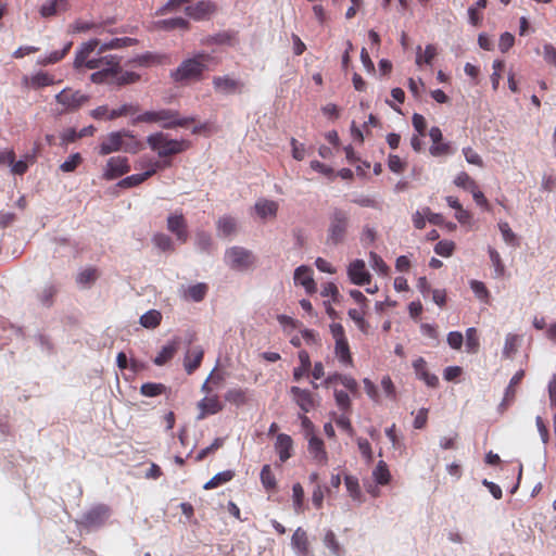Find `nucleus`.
Listing matches in <instances>:
<instances>
[{"label": "nucleus", "instance_id": "1", "mask_svg": "<svg viewBox=\"0 0 556 556\" xmlns=\"http://www.w3.org/2000/svg\"><path fill=\"white\" fill-rule=\"evenodd\" d=\"M143 149L141 141L129 130H118L108 134L98 147L100 155H109L114 152L137 154Z\"/></svg>", "mask_w": 556, "mask_h": 556}, {"label": "nucleus", "instance_id": "2", "mask_svg": "<svg viewBox=\"0 0 556 556\" xmlns=\"http://www.w3.org/2000/svg\"><path fill=\"white\" fill-rule=\"evenodd\" d=\"M147 143L150 149L157 153L160 161L170 162L169 157L180 154L190 149L191 142L188 139H172L165 132H155L147 137Z\"/></svg>", "mask_w": 556, "mask_h": 556}, {"label": "nucleus", "instance_id": "3", "mask_svg": "<svg viewBox=\"0 0 556 556\" xmlns=\"http://www.w3.org/2000/svg\"><path fill=\"white\" fill-rule=\"evenodd\" d=\"M100 48L99 39H91L88 42L83 43L81 48L76 52L74 60V67L79 70L87 67L89 70H101L106 65L118 66L121 59L116 55H105L100 58H90V54Z\"/></svg>", "mask_w": 556, "mask_h": 556}, {"label": "nucleus", "instance_id": "4", "mask_svg": "<svg viewBox=\"0 0 556 556\" xmlns=\"http://www.w3.org/2000/svg\"><path fill=\"white\" fill-rule=\"evenodd\" d=\"M193 117H180L179 113L169 109H162L159 111H147L137 115L131 124L137 125L140 123L160 124L164 129H173L176 127H186L193 123Z\"/></svg>", "mask_w": 556, "mask_h": 556}, {"label": "nucleus", "instance_id": "5", "mask_svg": "<svg viewBox=\"0 0 556 556\" xmlns=\"http://www.w3.org/2000/svg\"><path fill=\"white\" fill-rule=\"evenodd\" d=\"M214 58L208 53H198L192 59L185 60L172 74L175 81L200 78Z\"/></svg>", "mask_w": 556, "mask_h": 556}, {"label": "nucleus", "instance_id": "6", "mask_svg": "<svg viewBox=\"0 0 556 556\" xmlns=\"http://www.w3.org/2000/svg\"><path fill=\"white\" fill-rule=\"evenodd\" d=\"M349 226V213L342 208H333L329 215L327 244L338 245L342 243L348 236Z\"/></svg>", "mask_w": 556, "mask_h": 556}, {"label": "nucleus", "instance_id": "7", "mask_svg": "<svg viewBox=\"0 0 556 556\" xmlns=\"http://www.w3.org/2000/svg\"><path fill=\"white\" fill-rule=\"evenodd\" d=\"M330 332L334 339V354L337 358L342 365L353 367V357L343 326L337 323L331 324Z\"/></svg>", "mask_w": 556, "mask_h": 556}, {"label": "nucleus", "instance_id": "8", "mask_svg": "<svg viewBox=\"0 0 556 556\" xmlns=\"http://www.w3.org/2000/svg\"><path fill=\"white\" fill-rule=\"evenodd\" d=\"M55 101L63 106V112H75L89 101V96L79 90L64 88L55 96Z\"/></svg>", "mask_w": 556, "mask_h": 556}, {"label": "nucleus", "instance_id": "9", "mask_svg": "<svg viewBox=\"0 0 556 556\" xmlns=\"http://www.w3.org/2000/svg\"><path fill=\"white\" fill-rule=\"evenodd\" d=\"M226 258L231 268L237 270H247L254 262L253 253L241 247H232L226 251Z\"/></svg>", "mask_w": 556, "mask_h": 556}, {"label": "nucleus", "instance_id": "10", "mask_svg": "<svg viewBox=\"0 0 556 556\" xmlns=\"http://www.w3.org/2000/svg\"><path fill=\"white\" fill-rule=\"evenodd\" d=\"M212 84L216 92L225 96L240 94L245 88V84L242 80L236 79L229 75L215 76L213 77Z\"/></svg>", "mask_w": 556, "mask_h": 556}, {"label": "nucleus", "instance_id": "11", "mask_svg": "<svg viewBox=\"0 0 556 556\" xmlns=\"http://www.w3.org/2000/svg\"><path fill=\"white\" fill-rule=\"evenodd\" d=\"M130 170V165L126 156H113L106 162L103 178L106 180L116 179Z\"/></svg>", "mask_w": 556, "mask_h": 556}, {"label": "nucleus", "instance_id": "12", "mask_svg": "<svg viewBox=\"0 0 556 556\" xmlns=\"http://www.w3.org/2000/svg\"><path fill=\"white\" fill-rule=\"evenodd\" d=\"M169 166H170V163L166 162V161H164L163 163L154 162L152 164L151 168H149L144 173L130 175V176L119 180V182L117 185L121 188H131V187L139 186L140 184L146 181L148 178L153 176L159 169L166 168Z\"/></svg>", "mask_w": 556, "mask_h": 556}, {"label": "nucleus", "instance_id": "13", "mask_svg": "<svg viewBox=\"0 0 556 556\" xmlns=\"http://www.w3.org/2000/svg\"><path fill=\"white\" fill-rule=\"evenodd\" d=\"M167 230L176 237L178 242L186 243L188 241V225L182 213L170 214L167 217Z\"/></svg>", "mask_w": 556, "mask_h": 556}, {"label": "nucleus", "instance_id": "14", "mask_svg": "<svg viewBox=\"0 0 556 556\" xmlns=\"http://www.w3.org/2000/svg\"><path fill=\"white\" fill-rule=\"evenodd\" d=\"M110 516V509L105 505H97L87 510L81 518V523L86 527H101Z\"/></svg>", "mask_w": 556, "mask_h": 556}, {"label": "nucleus", "instance_id": "15", "mask_svg": "<svg viewBox=\"0 0 556 556\" xmlns=\"http://www.w3.org/2000/svg\"><path fill=\"white\" fill-rule=\"evenodd\" d=\"M185 11L192 20L202 21L213 15L217 11V5L213 1L202 0L193 5L187 7Z\"/></svg>", "mask_w": 556, "mask_h": 556}, {"label": "nucleus", "instance_id": "16", "mask_svg": "<svg viewBox=\"0 0 556 556\" xmlns=\"http://www.w3.org/2000/svg\"><path fill=\"white\" fill-rule=\"evenodd\" d=\"M348 275L352 283L365 286L370 282V274L363 260H355L348 266Z\"/></svg>", "mask_w": 556, "mask_h": 556}, {"label": "nucleus", "instance_id": "17", "mask_svg": "<svg viewBox=\"0 0 556 556\" xmlns=\"http://www.w3.org/2000/svg\"><path fill=\"white\" fill-rule=\"evenodd\" d=\"M413 368L416 377L424 381L429 388L435 389L439 387V378L437 375L428 370V364L424 357H418L413 362Z\"/></svg>", "mask_w": 556, "mask_h": 556}, {"label": "nucleus", "instance_id": "18", "mask_svg": "<svg viewBox=\"0 0 556 556\" xmlns=\"http://www.w3.org/2000/svg\"><path fill=\"white\" fill-rule=\"evenodd\" d=\"M290 394L292 399L298 404V406L304 413H308L316 406V401L314 399L313 393L307 389H301L299 387H291Z\"/></svg>", "mask_w": 556, "mask_h": 556}, {"label": "nucleus", "instance_id": "19", "mask_svg": "<svg viewBox=\"0 0 556 556\" xmlns=\"http://www.w3.org/2000/svg\"><path fill=\"white\" fill-rule=\"evenodd\" d=\"M22 83L25 87L31 88V89H40L43 87L52 86L56 84L54 76L51 75L48 72L39 71L35 73L34 75L24 76L22 79Z\"/></svg>", "mask_w": 556, "mask_h": 556}, {"label": "nucleus", "instance_id": "20", "mask_svg": "<svg viewBox=\"0 0 556 556\" xmlns=\"http://www.w3.org/2000/svg\"><path fill=\"white\" fill-rule=\"evenodd\" d=\"M308 453L312 455L313 459L321 466L328 464V453L325 448L324 441L312 435L308 439Z\"/></svg>", "mask_w": 556, "mask_h": 556}, {"label": "nucleus", "instance_id": "21", "mask_svg": "<svg viewBox=\"0 0 556 556\" xmlns=\"http://www.w3.org/2000/svg\"><path fill=\"white\" fill-rule=\"evenodd\" d=\"M294 282L305 288L306 292L312 294L316 292V283L313 279V270L308 266H300L294 271Z\"/></svg>", "mask_w": 556, "mask_h": 556}, {"label": "nucleus", "instance_id": "22", "mask_svg": "<svg viewBox=\"0 0 556 556\" xmlns=\"http://www.w3.org/2000/svg\"><path fill=\"white\" fill-rule=\"evenodd\" d=\"M200 414L198 419H204L207 415H214L223 410V404L217 395L204 397L198 403Z\"/></svg>", "mask_w": 556, "mask_h": 556}, {"label": "nucleus", "instance_id": "23", "mask_svg": "<svg viewBox=\"0 0 556 556\" xmlns=\"http://www.w3.org/2000/svg\"><path fill=\"white\" fill-rule=\"evenodd\" d=\"M292 448L293 440L289 434L280 433L277 435L275 450L281 463L287 462L292 456Z\"/></svg>", "mask_w": 556, "mask_h": 556}, {"label": "nucleus", "instance_id": "24", "mask_svg": "<svg viewBox=\"0 0 556 556\" xmlns=\"http://www.w3.org/2000/svg\"><path fill=\"white\" fill-rule=\"evenodd\" d=\"M203 356L204 351L201 346H193L186 353L184 366L189 375L194 372L200 367Z\"/></svg>", "mask_w": 556, "mask_h": 556}, {"label": "nucleus", "instance_id": "25", "mask_svg": "<svg viewBox=\"0 0 556 556\" xmlns=\"http://www.w3.org/2000/svg\"><path fill=\"white\" fill-rule=\"evenodd\" d=\"M178 349H179V340L175 339L162 348L160 353L153 359L154 364L157 366L165 365L167 362H169L175 356Z\"/></svg>", "mask_w": 556, "mask_h": 556}, {"label": "nucleus", "instance_id": "26", "mask_svg": "<svg viewBox=\"0 0 556 556\" xmlns=\"http://www.w3.org/2000/svg\"><path fill=\"white\" fill-rule=\"evenodd\" d=\"M255 211L261 218L276 217L278 203L271 200L262 199L255 203Z\"/></svg>", "mask_w": 556, "mask_h": 556}, {"label": "nucleus", "instance_id": "27", "mask_svg": "<svg viewBox=\"0 0 556 556\" xmlns=\"http://www.w3.org/2000/svg\"><path fill=\"white\" fill-rule=\"evenodd\" d=\"M293 548L296 549L300 556H305L308 552L307 534L302 528H298L291 540Z\"/></svg>", "mask_w": 556, "mask_h": 556}, {"label": "nucleus", "instance_id": "28", "mask_svg": "<svg viewBox=\"0 0 556 556\" xmlns=\"http://www.w3.org/2000/svg\"><path fill=\"white\" fill-rule=\"evenodd\" d=\"M300 366L293 369V379L300 381L311 369L312 363L307 351L301 350L298 354Z\"/></svg>", "mask_w": 556, "mask_h": 556}, {"label": "nucleus", "instance_id": "29", "mask_svg": "<svg viewBox=\"0 0 556 556\" xmlns=\"http://www.w3.org/2000/svg\"><path fill=\"white\" fill-rule=\"evenodd\" d=\"M217 233L222 237H229L237 231V222L233 217L225 215L216 223Z\"/></svg>", "mask_w": 556, "mask_h": 556}, {"label": "nucleus", "instance_id": "30", "mask_svg": "<svg viewBox=\"0 0 556 556\" xmlns=\"http://www.w3.org/2000/svg\"><path fill=\"white\" fill-rule=\"evenodd\" d=\"M67 7V0H50L41 5L40 14L43 17H50L55 15L59 11H66Z\"/></svg>", "mask_w": 556, "mask_h": 556}, {"label": "nucleus", "instance_id": "31", "mask_svg": "<svg viewBox=\"0 0 556 556\" xmlns=\"http://www.w3.org/2000/svg\"><path fill=\"white\" fill-rule=\"evenodd\" d=\"M118 66L106 65L105 67L94 72L91 74L90 79L94 84H102L109 81L110 78H113L118 74Z\"/></svg>", "mask_w": 556, "mask_h": 556}, {"label": "nucleus", "instance_id": "32", "mask_svg": "<svg viewBox=\"0 0 556 556\" xmlns=\"http://www.w3.org/2000/svg\"><path fill=\"white\" fill-rule=\"evenodd\" d=\"M159 27L164 30H174V29H182L187 30L190 27V23L188 20L184 17H172L162 20L157 23Z\"/></svg>", "mask_w": 556, "mask_h": 556}, {"label": "nucleus", "instance_id": "33", "mask_svg": "<svg viewBox=\"0 0 556 556\" xmlns=\"http://www.w3.org/2000/svg\"><path fill=\"white\" fill-rule=\"evenodd\" d=\"M225 400L236 406H242L248 402L247 390L242 388L229 389L225 394Z\"/></svg>", "mask_w": 556, "mask_h": 556}, {"label": "nucleus", "instance_id": "34", "mask_svg": "<svg viewBox=\"0 0 556 556\" xmlns=\"http://www.w3.org/2000/svg\"><path fill=\"white\" fill-rule=\"evenodd\" d=\"M235 476V472L231 470H225L222 472H218L213 478H211L204 485V490H212L215 488H218L219 485H223L227 482H229Z\"/></svg>", "mask_w": 556, "mask_h": 556}, {"label": "nucleus", "instance_id": "35", "mask_svg": "<svg viewBox=\"0 0 556 556\" xmlns=\"http://www.w3.org/2000/svg\"><path fill=\"white\" fill-rule=\"evenodd\" d=\"M523 377H525V371L523 370H518L513 376V378L510 379L509 384H508V387H507V389L505 391V396H504V401H503L504 404H509V403H511L515 400L516 388L521 382Z\"/></svg>", "mask_w": 556, "mask_h": 556}, {"label": "nucleus", "instance_id": "36", "mask_svg": "<svg viewBox=\"0 0 556 556\" xmlns=\"http://www.w3.org/2000/svg\"><path fill=\"white\" fill-rule=\"evenodd\" d=\"M72 46H73V42L68 41L62 50L53 51L49 55H47L42 59H39L38 64L49 65V64H55V63L60 62L70 52Z\"/></svg>", "mask_w": 556, "mask_h": 556}, {"label": "nucleus", "instance_id": "37", "mask_svg": "<svg viewBox=\"0 0 556 556\" xmlns=\"http://www.w3.org/2000/svg\"><path fill=\"white\" fill-rule=\"evenodd\" d=\"M207 290L208 287L206 283L199 282L188 287V289L185 291V296L192 300L193 302H201L205 298Z\"/></svg>", "mask_w": 556, "mask_h": 556}, {"label": "nucleus", "instance_id": "38", "mask_svg": "<svg viewBox=\"0 0 556 556\" xmlns=\"http://www.w3.org/2000/svg\"><path fill=\"white\" fill-rule=\"evenodd\" d=\"M140 111L138 104L125 103L117 109H113L109 114V121L116 119L123 116L135 115Z\"/></svg>", "mask_w": 556, "mask_h": 556}, {"label": "nucleus", "instance_id": "39", "mask_svg": "<svg viewBox=\"0 0 556 556\" xmlns=\"http://www.w3.org/2000/svg\"><path fill=\"white\" fill-rule=\"evenodd\" d=\"M372 477L378 484L386 485L391 480V473L389 471L386 462L380 460L372 471Z\"/></svg>", "mask_w": 556, "mask_h": 556}, {"label": "nucleus", "instance_id": "40", "mask_svg": "<svg viewBox=\"0 0 556 556\" xmlns=\"http://www.w3.org/2000/svg\"><path fill=\"white\" fill-rule=\"evenodd\" d=\"M98 269L96 267H88L77 275L76 281L83 287H89L98 279Z\"/></svg>", "mask_w": 556, "mask_h": 556}, {"label": "nucleus", "instance_id": "41", "mask_svg": "<svg viewBox=\"0 0 556 556\" xmlns=\"http://www.w3.org/2000/svg\"><path fill=\"white\" fill-rule=\"evenodd\" d=\"M480 349V340L476 328L470 327L466 330V351L470 354H477Z\"/></svg>", "mask_w": 556, "mask_h": 556}, {"label": "nucleus", "instance_id": "42", "mask_svg": "<svg viewBox=\"0 0 556 556\" xmlns=\"http://www.w3.org/2000/svg\"><path fill=\"white\" fill-rule=\"evenodd\" d=\"M161 320H162V315L156 309H151V311L144 313L140 317V324L144 328H150V329L156 328L160 325Z\"/></svg>", "mask_w": 556, "mask_h": 556}, {"label": "nucleus", "instance_id": "43", "mask_svg": "<svg viewBox=\"0 0 556 556\" xmlns=\"http://www.w3.org/2000/svg\"><path fill=\"white\" fill-rule=\"evenodd\" d=\"M166 392V387L163 383L147 382L140 388V393L147 397H154Z\"/></svg>", "mask_w": 556, "mask_h": 556}, {"label": "nucleus", "instance_id": "44", "mask_svg": "<svg viewBox=\"0 0 556 556\" xmlns=\"http://www.w3.org/2000/svg\"><path fill=\"white\" fill-rule=\"evenodd\" d=\"M261 482L267 491H274L277 488V481L269 465H264L261 470Z\"/></svg>", "mask_w": 556, "mask_h": 556}, {"label": "nucleus", "instance_id": "45", "mask_svg": "<svg viewBox=\"0 0 556 556\" xmlns=\"http://www.w3.org/2000/svg\"><path fill=\"white\" fill-rule=\"evenodd\" d=\"M205 45H233L235 36L228 31L218 33L208 36L203 41Z\"/></svg>", "mask_w": 556, "mask_h": 556}, {"label": "nucleus", "instance_id": "46", "mask_svg": "<svg viewBox=\"0 0 556 556\" xmlns=\"http://www.w3.org/2000/svg\"><path fill=\"white\" fill-rule=\"evenodd\" d=\"M136 40L132 38L124 37V38H115L109 42L100 45L99 53H103L111 49H119L124 47L131 46Z\"/></svg>", "mask_w": 556, "mask_h": 556}, {"label": "nucleus", "instance_id": "47", "mask_svg": "<svg viewBox=\"0 0 556 556\" xmlns=\"http://www.w3.org/2000/svg\"><path fill=\"white\" fill-rule=\"evenodd\" d=\"M152 241L155 244V247L159 248L163 252H167V251L172 252L175 250L172 238L165 233H162V232L155 233L152 238Z\"/></svg>", "mask_w": 556, "mask_h": 556}, {"label": "nucleus", "instance_id": "48", "mask_svg": "<svg viewBox=\"0 0 556 556\" xmlns=\"http://www.w3.org/2000/svg\"><path fill=\"white\" fill-rule=\"evenodd\" d=\"M488 252L494 267L495 277H503L505 275V265L501 258L500 253L492 247H489Z\"/></svg>", "mask_w": 556, "mask_h": 556}, {"label": "nucleus", "instance_id": "49", "mask_svg": "<svg viewBox=\"0 0 556 556\" xmlns=\"http://www.w3.org/2000/svg\"><path fill=\"white\" fill-rule=\"evenodd\" d=\"M420 50H421V47L419 46L417 48V56H416L417 65L420 66L422 63L430 65L437 55V48L433 45H427L422 55L419 54Z\"/></svg>", "mask_w": 556, "mask_h": 556}, {"label": "nucleus", "instance_id": "50", "mask_svg": "<svg viewBox=\"0 0 556 556\" xmlns=\"http://www.w3.org/2000/svg\"><path fill=\"white\" fill-rule=\"evenodd\" d=\"M324 544L334 556H340L342 548L332 530H327L324 536Z\"/></svg>", "mask_w": 556, "mask_h": 556}, {"label": "nucleus", "instance_id": "51", "mask_svg": "<svg viewBox=\"0 0 556 556\" xmlns=\"http://www.w3.org/2000/svg\"><path fill=\"white\" fill-rule=\"evenodd\" d=\"M344 482L350 496L353 500L359 501L362 497V491L358 479L354 476H345Z\"/></svg>", "mask_w": 556, "mask_h": 556}, {"label": "nucleus", "instance_id": "52", "mask_svg": "<svg viewBox=\"0 0 556 556\" xmlns=\"http://www.w3.org/2000/svg\"><path fill=\"white\" fill-rule=\"evenodd\" d=\"M519 337L517 334L508 333L505 338V344L503 348V356L510 358L518 348Z\"/></svg>", "mask_w": 556, "mask_h": 556}, {"label": "nucleus", "instance_id": "53", "mask_svg": "<svg viewBox=\"0 0 556 556\" xmlns=\"http://www.w3.org/2000/svg\"><path fill=\"white\" fill-rule=\"evenodd\" d=\"M454 184L457 187L468 190L470 192L478 186L477 182L466 172H460L455 177Z\"/></svg>", "mask_w": 556, "mask_h": 556}, {"label": "nucleus", "instance_id": "54", "mask_svg": "<svg viewBox=\"0 0 556 556\" xmlns=\"http://www.w3.org/2000/svg\"><path fill=\"white\" fill-rule=\"evenodd\" d=\"M429 152L432 156H445L454 153V149L450 142H439L430 147Z\"/></svg>", "mask_w": 556, "mask_h": 556}, {"label": "nucleus", "instance_id": "55", "mask_svg": "<svg viewBox=\"0 0 556 556\" xmlns=\"http://www.w3.org/2000/svg\"><path fill=\"white\" fill-rule=\"evenodd\" d=\"M81 162L83 157L80 153H74L60 165V169L64 173H72L81 164Z\"/></svg>", "mask_w": 556, "mask_h": 556}, {"label": "nucleus", "instance_id": "56", "mask_svg": "<svg viewBox=\"0 0 556 556\" xmlns=\"http://www.w3.org/2000/svg\"><path fill=\"white\" fill-rule=\"evenodd\" d=\"M470 288L478 299L485 303L489 302L490 292L483 282L479 280H471Z\"/></svg>", "mask_w": 556, "mask_h": 556}, {"label": "nucleus", "instance_id": "57", "mask_svg": "<svg viewBox=\"0 0 556 556\" xmlns=\"http://www.w3.org/2000/svg\"><path fill=\"white\" fill-rule=\"evenodd\" d=\"M293 506L296 513L303 510L304 490L300 483H294L292 486Z\"/></svg>", "mask_w": 556, "mask_h": 556}, {"label": "nucleus", "instance_id": "58", "mask_svg": "<svg viewBox=\"0 0 556 556\" xmlns=\"http://www.w3.org/2000/svg\"><path fill=\"white\" fill-rule=\"evenodd\" d=\"M357 445L365 462L370 464L374 460V453L369 441L364 438H358Z\"/></svg>", "mask_w": 556, "mask_h": 556}, {"label": "nucleus", "instance_id": "59", "mask_svg": "<svg viewBox=\"0 0 556 556\" xmlns=\"http://www.w3.org/2000/svg\"><path fill=\"white\" fill-rule=\"evenodd\" d=\"M455 250V243L448 240L439 241L434 247V252L443 257H448Z\"/></svg>", "mask_w": 556, "mask_h": 556}, {"label": "nucleus", "instance_id": "60", "mask_svg": "<svg viewBox=\"0 0 556 556\" xmlns=\"http://www.w3.org/2000/svg\"><path fill=\"white\" fill-rule=\"evenodd\" d=\"M369 260L371 267L381 275H387L389 273V266L386 264V262L382 260L381 256H379L375 252L369 253Z\"/></svg>", "mask_w": 556, "mask_h": 556}, {"label": "nucleus", "instance_id": "61", "mask_svg": "<svg viewBox=\"0 0 556 556\" xmlns=\"http://www.w3.org/2000/svg\"><path fill=\"white\" fill-rule=\"evenodd\" d=\"M114 77L116 79V84L119 86L134 84L140 79L139 74L135 72H121V68L118 70V74Z\"/></svg>", "mask_w": 556, "mask_h": 556}, {"label": "nucleus", "instance_id": "62", "mask_svg": "<svg viewBox=\"0 0 556 556\" xmlns=\"http://www.w3.org/2000/svg\"><path fill=\"white\" fill-rule=\"evenodd\" d=\"M223 445H224V439L216 438L211 445H208L205 448L201 450L197 454L195 460L197 462H202L207 455H210L211 453H214L215 451L220 448Z\"/></svg>", "mask_w": 556, "mask_h": 556}, {"label": "nucleus", "instance_id": "63", "mask_svg": "<svg viewBox=\"0 0 556 556\" xmlns=\"http://www.w3.org/2000/svg\"><path fill=\"white\" fill-rule=\"evenodd\" d=\"M388 167L395 174H401L406 168V162H404L399 155L390 154L388 157Z\"/></svg>", "mask_w": 556, "mask_h": 556}, {"label": "nucleus", "instance_id": "64", "mask_svg": "<svg viewBox=\"0 0 556 556\" xmlns=\"http://www.w3.org/2000/svg\"><path fill=\"white\" fill-rule=\"evenodd\" d=\"M195 244L201 251H210L212 248V238L205 231H199L195 236Z\"/></svg>", "mask_w": 556, "mask_h": 556}]
</instances>
